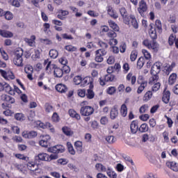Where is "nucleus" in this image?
<instances>
[{
    "instance_id": "f257e3e1",
    "label": "nucleus",
    "mask_w": 178,
    "mask_h": 178,
    "mask_svg": "<svg viewBox=\"0 0 178 178\" xmlns=\"http://www.w3.org/2000/svg\"><path fill=\"white\" fill-rule=\"evenodd\" d=\"M13 63L18 67H22V66H24V64H23V49L21 48H19L15 51Z\"/></svg>"
},
{
    "instance_id": "f03ea898",
    "label": "nucleus",
    "mask_w": 178,
    "mask_h": 178,
    "mask_svg": "<svg viewBox=\"0 0 178 178\" xmlns=\"http://www.w3.org/2000/svg\"><path fill=\"white\" fill-rule=\"evenodd\" d=\"M139 7L138 8V12H139L140 16L145 17L147 16V12L148 10V6H147V2L144 0H141L139 3Z\"/></svg>"
},
{
    "instance_id": "7ed1b4c3",
    "label": "nucleus",
    "mask_w": 178,
    "mask_h": 178,
    "mask_svg": "<svg viewBox=\"0 0 178 178\" xmlns=\"http://www.w3.org/2000/svg\"><path fill=\"white\" fill-rule=\"evenodd\" d=\"M106 55V50L104 49H98L95 51V62L98 63H101V62H104V56Z\"/></svg>"
},
{
    "instance_id": "20e7f679",
    "label": "nucleus",
    "mask_w": 178,
    "mask_h": 178,
    "mask_svg": "<svg viewBox=\"0 0 178 178\" xmlns=\"http://www.w3.org/2000/svg\"><path fill=\"white\" fill-rule=\"evenodd\" d=\"M47 151L48 152H51V154H63V152L65 151V147L61 145H57L48 148Z\"/></svg>"
},
{
    "instance_id": "39448f33",
    "label": "nucleus",
    "mask_w": 178,
    "mask_h": 178,
    "mask_svg": "<svg viewBox=\"0 0 178 178\" xmlns=\"http://www.w3.org/2000/svg\"><path fill=\"white\" fill-rule=\"evenodd\" d=\"M80 113L82 116H90L94 113V108L90 106H82L80 110Z\"/></svg>"
},
{
    "instance_id": "423d86ee",
    "label": "nucleus",
    "mask_w": 178,
    "mask_h": 178,
    "mask_svg": "<svg viewBox=\"0 0 178 178\" xmlns=\"http://www.w3.org/2000/svg\"><path fill=\"white\" fill-rule=\"evenodd\" d=\"M120 13L122 17V20L124 23V24L129 25V20L130 15H129V13H127V10H126L125 8L122 7L120 8Z\"/></svg>"
},
{
    "instance_id": "0eeeda50",
    "label": "nucleus",
    "mask_w": 178,
    "mask_h": 178,
    "mask_svg": "<svg viewBox=\"0 0 178 178\" xmlns=\"http://www.w3.org/2000/svg\"><path fill=\"white\" fill-rule=\"evenodd\" d=\"M49 141H51V136H49V135H44L43 138L39 142V144L41 147L47 148L48 145L50 144Z\"/></svg>"
},
{
    "instance_id": "6e6552de",
    "label": "nucleus",
    "mask_w": 178,
    "mask_h": 178,
    "mask_svg": "<svg viewBox=\"0 0 178 178\" xmlns=\"http://www.w3.org/2000/svg\"><path fill=\"white\" fill-rule=\"evenodd\" d=\"M162 66V63L161 62L155 63L151 70V74H158L161 72V67Z\"/></svg>"
},
{
    "instance_id": "1a4fd4ad",
    "label": "nucleus",
    "mask_w": 178,
    "mask_h": 178,
    "mask_svg": "<svg viewBox=\"0 0 178 178\" xmlns=\"http://www.w3.org/2000/svg\"><path fill=\"white\" fill-rule=\"evenodd\" d=\"M175 66H176V63H172L171 65L165 64L164 69H163V72L165 74H166L167 76H169V74H170V72L173 70V68L175 67Z\"/></svg>"
},
{
    "instance_id": "9d476101",
    "label": "nucleus",
    "mask_w": 178,
    "mask_h": 178,
    "mask_svg": "<svg viewBox=\"0 0 178 178\" xmlns=\"http://www.w3.org/2000/svg\"><path fill=\"white\" fill-rule=\"evenodd\" d=\"M39 127L41 129H49L51 133H55V128H54V126L49 122H46L45 124L40 122L39 123Z\"/></svg>"
},
{
    "instance_id": "9b49d317",
    "label": "nucleus",
    "mask_w": 178,
    "mask_h": 178,
    "mask_svg": "<svg viewBox=\"0 0 178 178\" xmlns=\"http://www.w3.org/2000/svg\"><path fill=\"white\" fill-rule=\"evenodd\" d=\"M162 101L164 104H169V101H170V91L164 90L163 93Z\"/></svg>"
},
{
    "instance_id": "f8f14e48",
    "label": "nucleus",
    "mask_w": 178,
    "mask_h": 178,
    "mask_svg": "<svg viewBox=\"0 0 178 178\" xmlns=\"http://www.w3.org/2000/svg\"><path fill=\"white\" fill-rule=\"evenodd\" d=\"M150 29L149 31V36L152 40H156V29L154 28V24H149Z\"/></svg>"
},
{
    "instance_id": "ddd939ff",
    "label": "nucleus",
    "mask_w": 178,
    "mask_h": 178,
    "mask_svg": "<svg viewBox=\"0 0 178 178\" xmlns=\"http://www.w3.org/2000/svg\"><path fill=\"white\" fill-rule=\"evenodd\" d=\"M166 166L174 172H178V163L175 161H167Z\"/></svg>"
},
{
    "instance_id": "4468645a",
    "label": "nucleus",
    "mask_w": 178,
    "mask_h": 178,
    "mask_svg": "<svg viewBox=\"0 0 178 178\" xmlns=\"http://www.w3.org/2000/svg\"><path fill=\"white\" fill-rule=\"evenodd\" d=\"M130 129L132 134H136L138 131V122L136 120L132 121L130 124Z\"/></svg>"
},
{
    "instance_id": "2eb2a0df",
    "label": "nucleus",
    "mask_w": 178,
    "mask_h": 178,
    "mask_svg": "<svg viewBox=\"0 0 178 178\" xmlns=\"http://www.w3.org/2000/svg\"><path fill=\"white\" fill-rule=\"evenodd\" d=\"M119 115V111L118 110V107L114 106L110 113V118L112 119V120H115L118 118Z\"/></svg>"
},
{
    "instance_id": "dca6fc26",
    "label": "nucleus",
    "mask_w": 178,
    "mask_h": 178,
    "mask_svg": "<svg viewBox=\"0 0 178 178\" xmlns=\"http://www.w3.org/2000/svg\"><path fill=\"white\" fill-rule=\"evenodd\" d=\"M130 21L131 24L134 28H135L136 29H138V22H137V19H136V17L134 15H130L129 24H130Z\"/></svg>"
},
{
    "instance_id": "f3484780",
    "label": "nucleus",
    "mask_w": 178,
    "mask_h": 178,
    "mask_svg": "<svg viewBox=\"0 0 178 178\" xmlns=\"http://www.w3.org/2000/svg\"><path fill=\"white\" fill-rule=\"evenodd\" d=\"M177 80V74L176 73L171 74L168 78L169 86H173L176 83Z\"/></svg>"
},
{
    "instance_id": "a211bd4d",
    "label": "nucleus",
    "mask_w": 178,
    "mask_h": 178,
    "mask_svg": "<svg viewBox=\"0 0 178 178\" xmlns=\"http://www.w3.org/2000/svg\"><path fill=\"white\" fill-rule=\"evenodd\" d=\"M108 15L111 16V17H113V19H118L119 16L118 15V13L115 11V10L111 7L108 6L107 8Z\"/></svg>"
},
{
    "instance_id": "6ab92c4d",
    "label": "nucleus",
    "mask_w": 178,
    "mask_h": 178,
    "mask_svg": "<svg viewBox=\"0 0 178 178\" xmlns=\"http://www.w3.org/2000/svg\"><path fill=\"white\" fill-rule=\"evenodd\" d=\"M56 90L62 94L67 91V87L62 83H59L56 86Z\"/></svg>"
},
{
    "instance_id": "aec40b11",
    "label": "nucleus",
    "mask_w": 178,
    "mask_h": 178,
    "mask_svg": "<svg viewBox=\"0 0 178 178\" xmlns=\"http://www.w3.org/2000/svg\"><path fill=\"white\" fill-rule=\"evenodd\" d=\"M81 84H83V87H86V86H88V84H90V87L92 88V78L86 76L82 79Z\"/></svg>"
},
{
    "instance_id": "412c9836",
    "label": "nucleus",
    "mask_w": 178,
    "mask_h": 178,
    "mask_svg": "<svg viewBox=\"0 0 178 178\" xmlns=\"http://www.w3.org/2000/svg\"><path fill=\"white\" fill-rule=\"evenodd\" d=\"M2 101H6L9 104H15V99L8 95H1Z\"/></svg>"
},
{
    "instance_id": "4be33fe9",
    "label": "nucleus",
    "mask_w": 178,
    "mask_h": 178,
    "mask_svg": "<svg viewBox=\"0 0 178 178\" xmlns=\"http://www.w3.org/2000/svg\"><path fill=\"white\" fill-rule=\"evenodd\" d=\"M0 35L5 38H12V37H13V33L9 31L0 30Z\"/></svg>"
},
{
    "instance_id": "5701e85b",
    "label": "nucleus",
    "mask_w": 178,
    "mask_h": 178,
    "mask_svg": "<svg viewBox=\"0 0 178 178\" xmlns=\"http://www.w3.org/2000/svg\"><path fill=\"white\" fill-rule=\"evenodd\" d=\"M27 168L31 172H35V170H38V165L34 162H29L27 163Z\"/></svg>"
},
{
    "instance_id": "b1692460",
    "label": "nucleus",
    "mask_w": 178,
    "mask_h": 178,
    "mask_svg": "<svg viewBox=\"0 0 178 178\" xmlns=\"http://www.w3.org/2000/svg\"><path fill=\"white\" fill-rule=\"evenodd\" d=\"M3 90L6 92H8L10 95H15V90L12 89V87L6 83H4Z\"/></svg>"
},
{
    "instance_id": "393cba45",
    "label": "nucleus",
    "mask_w": 178,
    "mask_h": 178,
    "mask_svg": "<svg viewBox=\"0 0 178 178\" xmlns=\"http://www.w3.org/2000/svg\"><path fill=\"white\" fill-rule=\"evenodd\" d=\"M69 115L71 116V118H75L76 120H80L81 119V117L80 116V114L77 113L76 111L73 109H70L69 110Z\"/></svg>"
},
{
    "instance_id": "a878e982",
    "label": "nucleus",
    "mask_w": 178,
    "mask_h": 178,
    "mask_svg": "<svg viewBox=\"0 0 178 178\" xmlns=\"http://www.w3.org/2000/svg\"><path fill=\"white\" fill-rule=\"evenodd\" d=\"M35 159H38L39 161H45L46 162H48V154L40 153L35 157Z\"/></svg>"
},
{
    "instance_id": "bb28decb",
    "label": "nucleus",
    "mask_w": 178,
    "mask_h": 178,
    "mask_svg": "<svg viewBox=\"0 0 178 178\" xmlns=\"http://www.w3.org/2000/svg\"><path fill=\"white\" fill-rule=\"evenodd\" d=\"M108 23L109 24V26L111 29L114 30V31H119V26H118V24L113 22V20L110 19L108 21Z\"/></svg>"
},
{
    "instance_id": "cd10ccee",
    "label": "nucleus",
    "mask_w": 178,
    "mask_h": 178,
    "mask_svg": "<svg viewBox=\"0 0 178 178\" xmlns=\"http://www.w3.org/2000/svg\"><path fill=\"white\" fill-rule=\"evenodd\" d=\"M74 147L79 154L83 152V143L81 141L78 140L75 142Z\"/></svg>"
},
{
    "instance_id": "c85d7f7f",
    "label": "nucleus",
    "mask_w": 178,
    "mask_h": 178,
    "mask_svg": "<svg viewBox=\"0 0 178 178\" xmlns=\"http://www.w3.org/2000/svg\"><path fill=\"white\" fill-rule=\"evenodd\" d=\"M54 73L55 77L60 78L63 76V70L58 67H56Z\"/></svg>"
},
{
    "instance_id": "c756f323",
    "label": "nucleus",
    "mask_w": 178,
    "mask_h": 178,
    "mask_svg": "<svg viewBox=\"0 0 178 178\" xmlns=\"http://www.w3.org/2000/svg\"><path fill=\"white\" fill-rule=\"evenodd\" d=\"M127 80L128 81H131V83L132 86H134V84H136V81L137 80V78L136 77V76H133V74L129 73L127 75Z\"/></svg>"
},
{
    "instance_id": "7c9ffc66",
    "label": "nucleus",
    "mask_w": 178,
    "mask_h": 178,
    "mask_svg": "<svg viewBox=\"0 0 178 178\" xmlns=\"http://www.w3.org/2000/svg\"><path fill=\"white\" fill-rule=\"evenodd\" d=\"M120 113L123 118H126L127 116V106H126V104H122L120 108Z\"/></svg>"
},
{
    "instance_id": "2f4dec72",
    "label": "nucleus",
    "mask_w": 178,
    "mask_h": 178,
    "mask_svg": "<svg viewBox=\"0 0 178 178\" xmlns=\"http://www.w3.org/2000/svg\"><path fill=\"white\" fill-rule=\"evenodd\" d=\"M147 86H148V83H147V81H143L140 83V86L138 88V90H137L138 94H141V92L144 91Z\"/></svg>"
},
{
    "instance_id": "473e14b6",
    "label": "nucleus",
    "mask_w": 178,
    "mask_h": 178,
    "mask_svg": "<svg viewBox=\"0 0 178 178\" xmlns=\"http://www.w3.org/2000/svg\"><path fill=\"white\" fill-rule=\"evenodd\" d=\"M25 42H27L30 47H34V42L35 41V35L31 36V38H25Z\"/></svg>"
},
{
    "instance_id": "72a5a7b5",
    "label": "nucleus",
    "mask_w": 178,
    "mask_h": 178,
    "mask_svg": "<svg viewBox=\"0 0 178 178\" xmlns=\"http://www.w3.org/2000/svg\"><path fill=\"white\" fill-rule=\"evenodd\" d=\"M97 45H99V47H100L99 49H104V51H106V49H108V47H109V45H108V43L102 41V40H99L97 42Z\"/></svg>"
},
{
    "instance_id": "f704fd0d",
    "label": "nucleus",
    "mask_w": 178,
    "mask_h": 178,
    "mask_svg": "<svg viewBox=\"0 0 178 178\" xmlns=\"http://www.w3.org/2000/svg\"><path fill=\"white\" fill-rule=\"evenodd\" d=\"M62 130L65 136H70L73 135V131H72V129L67 127H63Z\"/></svg>"
},
{
    "instance_id": "c9c22d12",
    "label": "nucleus",
    "mask_w": 178,
    "mask_h": 178,
    "mask_svg": "<svg viewBox=\"0 0 178 178\" xmlns=\"http://www.w3.org/2000/svg\"><path fill=\"white\" fill-rule=\"evenodd\" d=\"M49 55L52 59H56L59 55V53L56 49H52L49 51Z\"/></svg>"
},
{
    "instance_id": "e433bc0d",
    "label": "nucleus",
    "mask_w": 178,
    "mask_h": 178,
    "mask_svg": "<svg viewBox=\"0 0 178 178\" xmlns=\"http://www.w3.org/2000/svg\"><path fill=\"white\" fill-rule=\"evenodd\" d=\"M67 148L68 149V152L71 154V155L76 154V151L74 150V148H73V145H72V143H67Z\"/></svg>"
},
{
    "instance_id": "4c0bfd02",
    "label": "nucleus",
    "mask_w": 178,
    "mask_h": 178,
    "mask_svg": "<svg viewBox=\"0 0 178 178\" xmlns=\"http://www.w3.org/2000/svg\"><path fill=\"white\" fill-rule=\"evenodd\" d=\"M106 173L110 178H118V174H116L115 171H113L109 168L107 169Z\"/></svg>"
},
{
    "instance_id": "58836bf2",
    "label": "nucleus",
    "mask_w": 178,
    "mask_h": 178,
    "mask_svg": "<svg viewBox=\"0 0 178 178\" xmlns=\"http://www.w3.org/2000/svg\"><path fill=\"white\" fill-rule=\"evenodd\" d=\"M95 168L98 172H106L108 170H106L105 165H102V163H97L95 165Z\"/></svg>"
},
{
    "instance_id": "ea45409f",
    "label": "nucleus",
    "mask_w": 178,
    "mask_h": 178,
    "mask_svg": "<svg viewBox=\"0 0 178 178\" xmlns=\"http://www.w3.org/2000/svg\"><path fill=\"white\" fill-rule=\"evenodd\" d=\"M152 98V92L151 90H148L143 97V101L145 102L149 101Z\"/></svg>"
},
{
    "instance_id": "a19ab883",
    "label": "nucleus",
    "mask_w": 178,
    "mask_h": 178,
    "mask_svg": "<svg viewBox=\"0 0 178 178\" xmlns=\"http://www.w3.org/2000/svg\"><path fill=\"white\" fill-rule=\"evenodd\" d=\"M15 118L16 120H19V122H23V120H26V117H24V115L22 113H17L15 115Z\"/></svg>"
},
{
    "instance_id": "79ce46f5",
    "label": "nucleus",
    "mask_w": 178,
    "mask_h": 178,
    "mask_svg": "<svg viewBox=\"0 0 178 178\" xmlns=\"http://www.w3.org/2000/svg\"><path fill=\"white\" fill-rule=\"evenodd\" d=\"M144 63H145L144 57L139 58L137 62V68L142 69L143 66H144Z\"/></svg>"
},
{
    "instance_id": "37998d69",
    "label": "nucleus",
    "mask_w": 178,
    "mask_h": 178,
    "mask_svg": "<svg viewBox=\"0 0 178 178\" xmlns=\"http://www.w3.org/2000/svg\"><path fill=\"white\" fill-rule=\"evenodd\" d=\"M55 69H56V65L52 64V63H51V61H49L46 67V70H48L49 72L54 70V72Z\"/></svg>"
},
{
    "instance_id": "c03bdc74",
    "label": "nucleus",
    "mask_w": 178,
    "mask_h": 178,
    "mask_svg": "<svg viewBox=\"0 0 178 178\" xmlns=\"http://www.w3.org/2000/svg\"><path fill=\"white\" fill-rule=\"evenodd\" d=\"M149 49H152L153 51H158V43H156V42L153 41L152 42H150V44L149 45L148 47Z\"/></svg>"
},
{
    "instance_id": "a18cd8bd",
    "label": "nucleus",
    "mask_w": 178,
    "mask_h": 178,
    "mask_svg": "<svg viewBox=\"0 0 178 178\" xmlns=\"http://www.w3.org/2000/svg\"><path fill=\"white\" fill-rule=\"evenodd\" d=\"M155 27L154 29H156L158 30L159 33H162V24L161 23L160 20H156L155 22Z\"/></svg>"
},
{
    "instance_id": "49530a36",
    "label": "nucleus",
    "mask_w": 178,
    "mask_h": 178,
    "mask_svg": "<svg viewBox=\"0 0 178 178\" xmlns=\"http://www.w3.org/2000/svg\"><path fill=\"white\" fill-rule=\"evenodd\" d=\"M139 131H140V133L148 131V125H147V124H142L139 128Z\"/></svg>"
},
{
    "instance_id": "de8ad7c7",
    "label": "nucleus",
    "mask_w": 178,
    "mask_h": 178,
    "mask_svg": "<svg viewBox=\"0 0 178 178\" xmlns=\"http://www.w3.org/2000/svg\"><path fill=\"white\" fill-rule=\"evenodd\" d=\"M115 79V75L112 74H108L104 76V81H112Z\"/></svg>"
},
{
    "instance_id": "09e8293b",
    "label": "nucleus",
    "mask_w": 178,
    "mask_h": 178,
    "mask_svg": "<svg viewBox=\"0 0 178 178\" xmlns=\"http://www.w3.org/2000/svg\"><path fill=\"white\" fill-rule=\"evenodd\" d=\"M65 49H66V51H68V52H74L77 51V48L72 45L65 46Z\"/></svg>"
},
{
    "instance_id": "8fccbe9b",
    "label": "nucleus",
    "mask_w": 178,
    "mask_h": 178,
    "mask_svg": "<svg viewBox=\"0 0 178 178\" xmlns=\"http://www.w3.org/2000/svg\"><path fill=\"white\" fill-rule=\"evenodd\" d=\"M6 20H12L13 19V14L10 11H7L4 14Z\"/></svg>"
},
{
    "instance_id": "3c124183",
    "label": "nucleus",
    "mask_w": 178,
    "mask_h": 178,
    "mask_svg": "<svg viewBox=\"0 0 178 178\" xmlns=\"http://www.w3.org/2000/svg\"><path fill=\"white\" fill-rule=\"evenodd\" d=\"M0 53L1 54V56L3 57V59H4V60H8V59H9V57L8 56V54H6V51H5L3 48H0Z\"/></svg>"
},
{
    "instance_id": "603ef678",
    "label": "nucleus",
    "mask_w": 178,
    "mask_h": 178,
    "mask_svg": "<svg viewBox=\"0 0 178 178\" xmlns=\"http://www.w3.org/2000/svg\"><path fill=\"white\" fill-rule=\"evenodd\" d=\"M137 55H138V53L136 50H134L131 51V56H130V59L131 62H134V60L137 59Z\"/></svg>"
},
{
    "instance_id": "864d4df0",
    "label": "nucleus",
    "mask_w": 178,
    "mask_h": 178,
    "mask_svg": "<svg viewBox=\"0 0 178 178\" xmlns=\"http://www.w3.org/2000/svg\"><path fill=\"white\" fill-rule=\"evenodd\" d=\"M176 41V36L175 35L171 34L168 39V44L169 45H172L175 44V42Z\"/></svg>"
},
{
    "instance_id": "5fc2aeb1",
    "label": "nucleus",
    "mask_w": 178,
    "mask_h": 178,
    "mask_svg": "<svg viewBox=\"0 0 178 178\" xmlns=\"http://www.w3.org/2000/svg\"><path fill=\"white\" fill-rule=\"evenodd\" d=\"M148 108L149 106L147 104H144L139 109L140 113H145L148 111Z\"/></svg>"
},
{
    "instance_id": "6e6d98bb",
    "label": "nucleus",
    "mask_w": 178,
    "mask_h": 178,
    "mask_svg": "<svg viewBox=\"0 0 178 178\" xmlns=\"http://www.w3.org/2000/svg\"><path fill=\"white\" fill-rule=\"evenodd\" d=\"M106 141H107V143H108V144H113V143H115V136H106Z\"/></svg>"
},
{
    "instance_id": "4d7b16f0",
    "label": "nucleus",
    "mask_w": 178,
    "mask_h": 178,
    "mask_svg": "<svg viewBox=\"0 0 178 178\" xmlns=\"http://www.w3.org/2000/svg\"><path fill=\"white\" fill-rule=\"evenodd\" d=\"M95 95L94 94V92L91 89L88 90V93L86 94L87 98H88L89 99H92Z\"/></svg>"
},
{
    "instance_id": "13d9d810",
    "label": "nucleus",
    "mask_w": 178,
    "mask_h": 178,
    "mask_svg": "<svg viewBox=\"0 0 178 178\" xmlns=\"http://www.w3.org/2000/svg\"><path fill=\"white\" fill-rule=\"evenodd\" d=\"M153 77L150 78V83H153V84H155L159 79V76H158V74H152Z\"/></svg>"
},
{
    "instance_id": "bf43d9fd",
    "label": "nucleus",
    "mask_w": 178,
    "mask_h": 178,
    "mask_svg": "<svg viewBox=\"0 0 178 178\" xmlns=\"http://www.w3.org/2000/svg\"><path fill=\"white\" fill-rule=\"evenodd\" d=\"M77 94L79 97H81V98H84L86 97V90L85 89H79Z\"/></svg>"
},
{
    "instance_id": "052dcab7",
    "label": "nucleus",
    "mask_w": 178,
    "mask_h": 178,
    "mask_svg": "<svg viewBox=\"0 0 178 178\" xmlns=\"http://www.w3.org/2000/svg\"><path fill=\"white\" fill-rule=\"evenodd\" d=\"M12 140L14 143H23V138H22V136H15L12 138Z\"/></svg>"
},
{
    "instance_id": "680f3d73",
    "label": "nucleus",
    "mask_w": 178,
    "mask_h": 178,
    "mask_svg": "<svg viewBox=\"0 0 178 178\" xmlns=\"http://www.w3.org/2000/svg\"><path fill=\"white\" fill-rule=\"evenodd\" d=\"M142 53L143 54L145 59H147V60H148V59H151V54H149V52H148V51H147L145 49H143Z\"/></svg>"
},
{
    "instance_id": "e2e57ef3",
    "label": "nucleus",
    "mask_w": 178,
    "mask_h": 178,
    "mask_svg": "<svg viewBox=\"0 0 178 178\" xmlns=\"http://www.w3.org/2000/svg\"><path fill=\"white\" fill-rule=\"evenodd\" d=\"M82 81L81 76H76L74 78V82L76 86H79V84H81Z\"/></svg>"
},
{
    "instance_id": "0e129e2a",
    "label": "nucleus",
    "mask_w": 178,
    "mask_h": 178,
    "mask_svg": "<svg viewBox=\"0 0 178 178\" xmlns=\"http://www.w3.org/2000/svg\"><path fill=\"white\" fill-rule=\"evenodd\" d=\"M33 67L31 65H26L24 68V72L25 73L29 74V73H33Z\"/></svg>"
},
{
    "instance_id": "69168bd1",
    "label": "nucleus",
    "mask_w": 178,
    "mask_h": 178,
    "mask_svg": "<svg viewBox=\"0 0 178 178\" xmlns=\"http://www.w3.org/2000/svg\"><path fill=\"white\" fill-rule=\"evenodd\" d=\"M107 35L108 37H109V38H115L118 35L116 34V33L113 31H110L107 33Z\"/></svg>"
},
{
    "instance_id": "338daca9",
    "label": "nucleus",
    "mask_w": 178,
    "mask_h": 178,
    "mask_svg": "<svg viewBox=\"0 0 178 178\" xmlns=\"http://www.w3.org/2000/svg\"><path fill=\"white\" fill-rule=\"evenodd\" d=\"M159 88H161V83L159 82L156 83L152 86V91L156 92L158 90H159Z\"/></svg>"
},
{
    "instance_id": "774afa93",
    "label": "nucleus",
    "mask_w": 178,
    "mask_h": 178,
    "mask_svg": "<svg viewBox=\"0 0 178 178\" xmlns=\"http://www.w3.org/2000/svg\"><path fill=\"white\" fill-rule=\"evenodd\" d=\"M51 120L55 122H59V115H58V113H54L53 114L51 117Z\"/></svg>"
}]
</instances>
